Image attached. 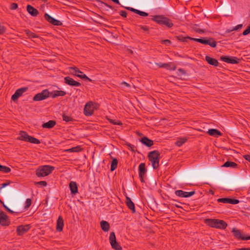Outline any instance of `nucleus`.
<instances>
[{"label": "nucleus", "mask_w": 250, "mask_h": 250, "mask_svg": "<svg viewBox=\"0 0 250 250\" xmlns=\"http://www.w3.org/2000/svg\"><path fill=\"white\" fill-rule=\"evenodd\" d=\"M28 12L33 16H36L38 14V11L32 6L28 5L27 6Z\"/></svg>", "instance_id": "18"}, {"label": "nucleus", "mask_w": 250, "mask_h": 250, "mask_svg": "<svg viewBox=\"0 0 250 250\" xmlns=\"http://www.w3.org/2000/svg\"><path fill=\"white\" fill-rule=\"evenodd\" d=\"M195 191L186 192V197H189L194 194Z\"/></svg>", "instance_id": "45"}, {"label": "nucleus", "mask_w": 250, "mask_h": 250, "mask_svg": "<svg viewBox=\"0 0 250 250\" xmlns=\"http://www.w3.org/2000/svg\"><path fill=\"white\" fill-rule=\"evenodd\" d=\"M125 202H126V205L128 207V208L130 209H131L133 211H135L134 205L133 203L132 202V201L131 200V199L128 197H126Z\"/></svg>", "instance_id": "27"}, {"label": "nucleus", "mask_w": 250, "mask_h": 250, "mask_svg": "<svg viewBox=\"0 0 250 250\" xmlns=\"http://www.w3.org/2000/svg\"><path fill=\"white\" fill-rule=\"evenodd\" d=\"M55 125V122L53 121H49V122L44 123L42 125V127L45 128H51Z\"/></svg>", "instance_id": "30"}, {"label": "nucleus", "mask_w": 250, "mask_h": 250, "mask_svg": "<svg viewBox=\"0 0 250 250\" xmlns=\"http://www.w3.org/2000/svg\"><path fill=\"white\" fill-rule=\"evenodd\" d=\"M44 16L45 19L50 23L57 25L61 24V22L59 21L54 19L48 14H45Z\"/></svg>", "instance_id": "14"}, {"label": "nucleus", "mask_w": 250, "mask_h": 250, "mask_svg": "<svg viewBox=\"0 0 250 250\" xmlns=\"http://www.w3.org/2000/svg\"><path fill=\"white\" fill-rule=\"evenodd\" d=\"M190 40L196 41L198 42H199L200 43H202L203 44H207V43H208V40H203L202 39H196V38H189Z\"/></svg>", "instance_id": "35"}, {"label": "nucleus", "mask_w": 250, "mask_h": 250, "mask_svg": "<svg viewBox=\"0 0 250 250\" xmlns=\"http://www.w3.org/2000/svg\"><path fill=\"white\" fill-rule=\"evenodd\" d=\"M148 157L149 160L151 162L153 168L155 169L159 167V160L160 159V154L156 150L149 153Z\"/></svg>", "instance_id": "3"}, {"label": "nucleus", "mask_w": 250, "mask_h": 250, "mask_svg": "<svg viewBox=\"0 0 250 250\" xmlns=\"http://www.w3.org/2000/svg\"><path fill=\"white\" fill-rule=\"evenodd\" d=\"M63 120H64L66 122H69V121H71V119L70 117H69L68 116L65 115H63Z\"/></svg>", "instance_id": "43"}, {"label": "nucleus", "mask_w": 250, "mask_h": 250, "mask_svg": "<svg viewBox=\"0 0 250 250\" xmlns=\"http://www.w3.org/2000/svg\"><path fill=\"white\" fill-rule=\"evenodd\" d=\"M69 187L72 193L75 194L77 192L78 189L76 183L71 182L69 184Z\"/></svg>", "instance_id": "23"}, {"label": "nucleus", "mask_w": 250, "mask_h": 250, "mask_svg": "<svg viewBox=\"0 0 250 250\" xmlns=\"http://www.w3.org/2000/svg\"><path fill=\"white\" fill-rule=\"evenodd\" d=\"M0 223L2 225H7V216L3 212L0 211Z\"/></svg>", "instance_id": "16"}, {"label": "nucleus", "mask_w": 250, "mask_h": 250, "mask_svg": "<svg viewBox=\"0 0 250 250\" xmlns=\"http://www.w3.org/2000/svg\"><path fill=\"white\" fill-rule=\"evenodd\" d=\"M245 239L244 240H249L250 239V236L249 237H245Z\"/></svg>", "instance_id": "60"}, {"label": "nucleus", "mask_w": 250, "mask_h": 250, "mask_svg": "<svg viewBox=\"0 0 250 250\" xmlns=\"http://www.w3.org/2000/svg\"><path fill=\"white\" fill-rule=\"evenodd\" d=\"M177 74L182 78H185V77L187 76L186 72L183 69L181 68L178 69Z\"/></svg>", "instance_id": "32"}, {"label": "nucleus", "mask_w": 250, "mask_h": 250, "mask_svg": "<svg viewBox=\"0 0 250 250\" xmlns=\"http://www.w3.org/2000/svg\"><path fill=\"white\" fill-rule=\"evenodd\" d=\"M238 250H247V249H246V248H242V249H239Z\"/></svg>", "instance_id": "61"}, {"label": "nucleus", "mask_w": 250, "mask_h": 250, "mask_svg": "<svg viewBox=\"0 0 250 250\" xmlns=\"http://www.w3.org/2000/svg\"><path fill=\"white\" fill-rule=\"evenodd\" d=\"M27 89V88L26 87H23L18 89L15 92V93L12 95V99L14 101L17 100L18 99V98L22 95L23 93L26 91Z\"/></svg>", "instance_id": "10"}, {"label": "nucleus", "mask_w": 250, "mask_h": 250, "mask_svg": "<svg viewBox=\"0 0 250 250\" xmlns=\"http://www.w3.org/2000/svg\"><path fill=\"white\" fill-rule=\"evenodd\" d=\"M111 0L113 1V2H114L116 3L120 4V2H119L118 0Z\"/></svg>", "instance_id": "56"}, {"label": "nucleus", "mask_w": 250, "mask_h": 250, "mask_svg": "<svg viewBox=\"0 0 250 250\" xmlns=\"http://www.w3.org/2000/svg\"><path fill=\"white\" fill-rule=\"evenodd\" d=\"M207 132L210 135L214 137H218V136L221 135V133L216 129H210Z\"/></svg>", "instance_id": "19"}, {"label": "nucleus", "mask_w": 250, "mask_h": 250, "mask_svg": "<svg viewBox=\"0 0 250 250\" xmlns=\"http://www.w3.org/2000/svg\"><path fill=\"white\" fill-rule=\"evenodd\" d=\"M244 158L246 160L250 162V155H245Z\"/></svg>", "instance_id": "52"}, {"label": "nucleus", "mask_w": 250, "mask_h": 250, "mask_svg": "<svg viewBox=\"0 0 250 250\" xmlns=\"http://www.w3.org/2000/svg\"><path fill=\"white\" fill-rule=\"evenodd\" d=\"M122 84H125V86H127V87H129V84H128L127 83H125V82H123L122 83Z\"/></svg>", "instance_id": "57"}, {"label": "nucleus", "mask_w": 250, "mask_h": 250, "mask_svg": "<svg viewBox=\"0 0 250 250\" xmlns=\"http://www.w3.org/2000/svg\"><path fill=\"white\" fill-rule=\"evenodd\" d=\"M27 34L29 35V37H36V36L34 35L33 33H30H30H28Z\"/></svg>", "instance_id": "55"}, {"label": "nucleus", "mask_w": 250, "mask_h": 250, "mask_svg": "<svg viewBox=\"0 0 250 250\" xmlns=\"http://www.w3.org/2000/svg\"><path fill=\"white\" fill-rule=\"evenodd\" d=\"M81 150V148L79 146H76L68 149L66 150V151L71 152H77Z\"/></svg>", "instance_id": "37"}, {"label": "nucleus", "mask_w": 250, "mask_h": 250, "mask_svg": "<svg viewBox=\"0 0 250 250\" xmlns=\"http://www.w3.org/2000/svg\"><path fill=\"white\" fill-rule=\"evenodd\" d=\"M31 199H26L25 204V208L26 209L28 208L29 207V206L31 205Z\"/></svg>", "instance_id": "40"}, {"label": "nucleus", "mask_w": 250, "mask_h": 250, "mask_svg": "<svg viewBox=\"0 0 250 250\" xmlns=\"http://www.w3.org/2000/svg\"><path fill=\"white\" fill-rule=\"evenodd\" d=\"M54 169V167L47 165L39 167L36 170V175L38 177H44L49 174Z\"/></svg>", "instance_id": "2"}, {"label": "nucleus", "mask_w": 250, "mask_h": 250, "mask_svg": "<svg viewBox=\"0 0 250 250\" xmlns=\"http://www.w3.org/2000/svg\"><path fill=\"white\" fill-rule=\"evenodd\" d=\"M175 194L182 197H186V192L183 190H178L175 191Z\"/></svg>", "instance_id": "34"}, {"label": "nucleus", "mask_w": 250, "mask_h": 250, "mask_svg": "<svg viewBox=\"0 0 250 250\" xmlns=\"http://www.w3.org/2000/svg\"><path fill=\"white\" fill-rule=\"evenodd\" d=\"M141 141L147 146H150L153 145V141L146 137L142 138Z\"/></svg>", "instance_id": "21"}, {"label": "nucleus", "mask_w": 250, "mask_h": 250, "mask_svg": "<svg viewBox=\"0 0 250 250\" xmlns=\"http://www.w3.org/2000/svg\"><path fill=\"white\" fill-rule=\"evenodd\" d=\"M237 165L232 162L227 161L226 162L223 166L222 167H236Z\"/></svg>", "instance_id": "31"}, {"label": "nucleus", "mask_w": 250, "mask_h": 250, "mask_svg": "<svg viewBox=\"0 0 250 250\" xmlns=\"http://www.w3.org/2000/svg\"><path fill=\"white\" fill-rule=\"evenodd\" d=\"M117 161L116 159H114L112 160L111 165V170L113 171L117 167Z\"/></svg>", "instance_id": "36"}, {"label": "nucleus", "mask_w": 250, "mask_h": 250, "mask_svg": "<svg viewBox=\"0 0 250 250\" xmlns=\"http://www.w3.org/2000/svg\"><path fill=\"white\" fill-rule=\"evenodd\" d=\"M197 32H203V31L201 29H196V30Z\"/></svg>", "instance_id": "58"}, {"label": "nucleus", "mask_w": 250, "mask_h": 250, "mask_svg": "<svg viewBox=\"0 0 250 250\" xmlns=\"http://www.w3.org/2000/svg\"><path fill=\"white\" fill-rule=\"evenodd\" d=\"M222 61L230 63H237L239 60L234 57H229L227 56H222L221 57Z\"/></svg>", "instance_id": "11"}, {"label": "nucleus", "mask_w": 250, "mask_h": 250, "mask_svg": "<svg viewBox=\"0 0 250 250\" xmlns=\"http://www.w3.org/2000/svg\"><path fill=\"white\" fill-rule=\"evenodd\" d=\"M70 72L71 74L77 76L78 77L81 78L86 79L89 81H91V80L88 78L85 74H83V72L81 71L80 70H79L77 67H71L70 68Z\"/></svg>", "instance_id": "9"}, {"label": "nucleus", "mask_w": 250, "mask_h": 250, "mask_svg": "<svg viewBox=\"0 0 250 250\" xmlns=\"http://www.w3.org/2000/svg\"><path fill=\"white\" fill-rule=\"evenodd\" d=\"M208 43H207V44H208L211 47H214L216 46V42L215 41L212 40V39L208 40Z\"/></svg>", "instance_id": "38"}, {"label": "nucleus", "mask_w": 250, "mask_h": 250, "mask_svg": "<svg viewBox=\"0 0 250 250\" xmlns=\"http://www.w3.org/2000/svg\"><path fill=\"white\" fill-rule=\"evenodd\" d=\"M18 7V4L13 3L11 4V8L13 10L16 9Z\"/></svg>", "instance_id": "49"}, {"label": "nucleus", "mask_w": 250, "mask_h": 250, "mask_svg": "<svg viewBox=\"0 0 250 250\" xmlns=\"http://www.w3.org/2000/svg\"><path fill=\"white\" fill-rule=\"evenodd\" d=\"M65 92L63 91H55L53 93H51V96L55 98L58 96H62L65 94Z\"/></svg>", "instance_id": "28"}, {"label": "nucleus", "mask_w": 250, "mask_h": 250, "mask_svg": "<svg viewBox=\"0 0 250 250\" xmlns=\"http://www.w3.org/2000/svg\"><path fill=\"white\" fill-rule=\"evenodd\" d=\"M4 31V28L0 24V34L2 33Z\"/></svg>", "instance_id": "51"}, {"label": "nucleus", "mask_w": 250, "mask_h": 250, "mask_svg": "<svg viewBox=\"0 0 250 250\" xmlns=\"http://www.w3.org/2000/svg\"><path fill=\"white\" fill-rule=\"evenodd\" d=\"M153 20L160 24H164L168 27L173 25L172 22L167 18L162 16H156L153 18Z\"/></svg>", "instance_id": "4"}, {"label": "nucleus", "mask_w": 250, "mask_h": 250, "mask_svg": "<svg viewBox=\"0 0 250 250\" xmlns=\"http://www.w3.org/2000/svg\"><path fill=\"white\" fill-rule=\"evenodd\" d=\"M126 9L129 10H130L132 12H134L142 16H147L148 15L147 13L145 12H143V11H141L140 10H138L137 9H134L133 8H131V7H125Z\"/></svg>", "instance_id": "20"}, {"label": "nucleus", "mask_w": 250, "mask_h": 250, "mask_svg": "<svg viewBox=\"0 0 250 250\" xmlns=\"http://www.w3.org/2000/svg\"><path fill=\"white\" fill-rule=\"evenodd\" d=\"M30 228L29 225L25 226H21L17 228V232L19 235H22L26 232Z\"/></svg>", "instance_id": "12"}, {"label": "nucleus", "mask_w": 250, "mask_h": 250, "mask_svg": "<svg viewBox=\"0 0 250 250\" xmlns=\"http://www.w3.org/2000/svg\"><path fill=\"white\" fill-rule=\"evenodd\" d=\"M10 170H11V169L10 168L5 167V166H2V168H0V171H3L5 173H8L10 171Z\"/></svg>", "instance_id": "39"}, {"label": "nucleus", "mask_w": 250, "mask_h": 250, "mask_svg": "<svg viewBox=\"0 0 250 250\" xmlns=\"http://www.w3.org/2000/svg\"><path fill=\"white\" fill-rule=\"evenodd\" d=\"M121 15L123 16V17H126V13L125 12H124V11H122L121 12Z\"/></svg>", "instance_id": "53"}, {"label": "nucleus", "mask_w": 250, "mask_h": 250, "mask_svg": "<svg viewBox=\"0 0 250 250\" xmlns=\"http://www.w3.org/2000/svg\"><path fill=\"white\" fill-rule=\"evenodd\" d=\"M65 82L69 85L78 86L80 85V83L74 81L73 79L66 77L64 78Z\"/></svg>", "instance_id": "15"}, {"label": "nucleus", "mask_w": 250, "mask_h": 250, "mask_svg": "<svg viewBox=\"0 0 250 250\" xmlns=\"http://www.w3.org/2000/svg\"><path fill=\"white\" fill-rule=\"evenodd\" d=\"M63 226V221L62 218L60 216L57 221V229L59 231H62Z\"/></svg>", "instance_id": "22"}, {"label": "nucleus", "mask_w": 250, "mask_h": 250, "mask_svg": "<svg viewBox=\"0 0 250 250\" xmlns=\"http://www.w3.org/2000/svg\"><path fill=\"white\" fill-rule=\"evenodd\" d=\"M162 42L166 45H169L171 43V42L168 40H163Z\"/></svg>", "instance_id": "48"}, {"label": "nucleus", "mask_w": 250, "mask_h": 250, "mask_svg": "<svg viewBox=\"0 0 250 250\" xmlns=\"http://www.w3.org/2000/svg\"><path fill=\"white\" fill-rule=\"evenodd\" d=\"M187 138H180L179 139V140H178L175 144L178 146H181L184 143H185L186 141H187Z\"/></svg>", "instance_id": "33"}, {"label": "nucleus", "mask_w": 250, "mask_h": 250, "mask_svg": "<svg viewBox=\"0 0 250 250\" xmlns=\"http://www.w3.org/2000/svg\"><path fill=\"white\" fill-rule=\"evenodd\" d=\"M242 24H238L237 26H236L235 27H234L232 30H228V32H229L233 30H237L240 28H241L242 27Z\"/></svg>", "instance_id": "41"}, {"label": "nucleus", "mask_w": 250, "mask_h": 250, "mask_svg": "<svg viewBox=\"0 0 250 250\" xmlns=\"http://www.w3.org/2000/svg\"><path fill=\"white\" fill-rule=\"evenodd\" d=\"M187 38L189 39L190 38L189 37H181V38H179L178 39L182 42H186V40Z\"/></svg>", "instance_id": "50"}, {"label": "nucleus", "mask_w": 250, "mask_h": 250, "mask_svg": "<svg viewBox=\"0 0 250 250\" xmlns=\"http://www.w3.org/2000/svg\"><path fill=\"white\" fill-rule=\"evenodd\" d=\"M101 227L102 229L104 231H107L109 228V224L105 221L101 222Z\"/></svg>", "instance_id": "26"}, {"label": "nucleus", "mask_w": 250, "mask_h": 250, "mask_svg": "<svg viewBox=\"0 0 250 250\" xmlns=\"http://www.w3.org/2000/svg\"><path fill=\"white\" fill-rule=\"evenodd\" d=\"M9 182H8V183H3L1 185V187H0V192L2 193V188L6 187V186H8L9 185Z\"/></svg>", "instance_id": "42"}, {"label": "nucleus", "mask_w": 250, "mask_h": 250, "mask_svg": "<svg viewBox=\"0 0 250 250\" xmlns=\"http://www.w3.org/2000/svg\"><path fill=\"white\" fill-rule=\"evenodd\" d=\"M51 93L49 92L47 89L43 90L42 92L36 94L33 100L36 101H42L46 99L50 95L51 96Z\"/></svg>", "instance_id": "7"}, {"label": "nucleus", "mask_w": 250, "mask_h": 250, "mask_svg": "<svg viewBox=\"0 0 250 250\" xmlns=\"http://www.w3.org/2000/svg\"><path fill=\"white\" fill-rule=\"evenodd\" d=\"M158 65L160 67H165L168 69L175 70L176 68V67L175 66H172L171 63H159L158 64Z\"/></svg>", "instance_id": "29"}, {"label": "nucleus", "mask_w": 250, "mask_h": 250, "mask_svg": "<svg viewBox=\"0 0 250 250\" xmlns=\"http://www.w3.org/2000/svg\"><path fill=\"white\" fill-rule=\"evenodd\" d=\"M2 204H3V205L4 207V208H5L7 210H8L9 211L11 212H13V211H12L11 210H10V209H9V208L7 207V206H6L3 204V203Z\"/></svg>", "instance_id": "54"}, {"label": "nucleus", "mask_w": 250, "mask_h": 250, "mask_svg": "<svg viewBox=\"0 0 250 250\" xmlns=\"http://www.w3.org/2000/svg\"><path fill=\"white\" fill-rule=\"evenodd\" d=\"M232 232L234 236L238 238H240L242 240L245 239V236H243L240 232L239 230L235 229V228L233 229Z\"/></svg>", "instance_id": "25"}, {"label": "nucleus", "mask_w": 250, "mask_h": 250, "mask_svg": "<svg viewBox=\"0 0 250 250\" xmlns=\"http://www.w3.org/2000/svg\"><path fill=\"white\" fill-rule=\"evenodd\" d=\"M142 29L144 30H147V28L146 27H143Z\"/></svg>", "instance_id": "59"}, {"label": "nucleus", "mask_w": 250, "mask_h": 250, "mask_svg": "<svg viewBox=\"0 0 250 250\" xmlns=\"http://www.w3.org/2000/svg\"><path fill=\"white\" fill-rule=\"evenodd\" d=\"M19 139L25 141H28L36 144H39L40 143L39 140L29 136L26 132L23 131L21 132L20 137Z\"/></svg>", "instance_id": "6"}, {"label": "nucleus", "mask_w": 250, "mask_h": 250, "mask_svg": "<svg viewBox=\"0 0 250 250\" xmlns=\"http://www.w3.org/2000/svg\"><path fill=\"white\" fill-rule=\"evenodd\" d=\"M206 60L211 65L217 66L218 64V62L214 59L211 58L209 56H207L206 57Z\"/></svg>", "instance_id": "24"}, {"label": "nucleus", "mask_w": 250, "mask_h": 250, "mask_svg": "<svg viewBox=\"0 0 250 250\" xmlns=\"http://www.w3.org/2000/svg\"><path fill=\"white\" fill-rule=\"evenodd\" d=\"M109 239L111 246L113 249L116 250H122L121 247L119 245L116 241V238L114 232H112L110 233Z\"/></svg>", "instance_id": "8"}, {"label": "nucleus", "mask_w": 250, "mask_h": 250, "mask_svg": "<svg viewBox=\"0 0 250 250\" xmlns=\"http://www.w3.org/2000/svg\"><path fill=\"white\" fill-rule=\"evenodd\" d=\"M247 250H250V248H246Z\"/></svg>", "instance_id": "62"}, {"label": "nucleus", "mask_w": 250, "mask_h": 250, "mask_svg": "<svg viewBox=\"0 0 250 250\" xmlns=\"http://www.w3.org/2000/svg\"><path fill=\"white\" fill-rule=\"evenodd\" d=\"M36 184H40L42 186H46L47 185V183L45 181H41L36 183Z\"/></svg>", "instance_id": "46"}, {"label": "nucleus", "mask_w": 250, "mask_h": 250, "mask_svg": "<svg viewBox=\"0 0 250 250\" xmlns=\"http://www.w3.org/2000/svg\"><path fill=\"white\" fill-rule=\"evenodd\" d=\"M249 33H250V25L248 27V28L246 30H245L243 32V35H247L249 34Z\"/></svg>", "instance_id": "44"}, {"label": "nucleus", "mask_w": 250, "mask_h": 250, "mask_svg": "<svg viewBox=\"0 0 250 250\" xmlns=\"http://www.w3.org/2000/svg\"><path fill=\"white\" fill-rule=\"evenodd\" d=\"M205 223L211 227L220 229H224L227 226L224 221L218 219H207L205 220Z\"/></svg>", "instance_id": "1"}, {"label": "nucleus", "mask_w": 250, "mask_h": 250, "mask_svg": "<svg viewBox=\"0 0 250 250\" xmlns=\"http://www.w3.org/2000/svg\"><path fill=\"white\" fill-rule=\"evenodd\" d=\"M218 202H223L225 203H229L231 204H237L239 201L236 199H232L230 198H220L218 199Z\"/></svg>", "instance_id": "13"}, {"label": "nucleus", "mask_w": 250, "mask_h": 250, "mask_svg": "<svg viewBox=\"0 0 250 250\" xmlns=\"http://www.w3.org/2000/svg\"><path fill=\"white\" fill-rule=\"evenodd\" d=\"M139 176L141 179H142L144 175L146 172V169L145 167V164L144 163H141L139 167Z\"/></svg>", "instance_id": "17"}, {"label": "nucleus", "mask_w": 250, "mask_h": 250, "mask_svg": "<svg viewBox=\"0 0 250 250\" xmlns=\"http://www.w3.org/2000/svg\"><path fill=\"white\" fill-rule=\"evenodd\" d=\"M110 122L114 125H121V123L120 121H115L113 120H110Z\"/></svg>", "instance_id": "47"}, {"label": "nucleus", "mask_w": 250, "mask_h": 250, "mask_svg": "<svg viewBox=\"0 0 250 250\" xmlns=\"http://www.w3.org/2000/svg\"><path fill=\"white\" fill-rule=\"evenodd\" d=\"M98 105L93 103L92 102H90L87 103L84 107V113L86 116H91L94 110V109L97 108Z\"/></svg>", "instance_id": "5"}]
</instances>
